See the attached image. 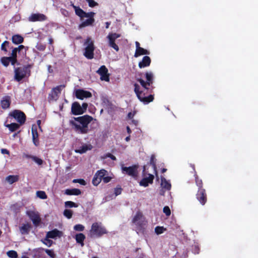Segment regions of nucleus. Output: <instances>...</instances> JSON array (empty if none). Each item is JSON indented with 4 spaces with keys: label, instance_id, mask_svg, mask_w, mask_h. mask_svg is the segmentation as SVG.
Returning <instances> with one entry per match:
<instances>
[{
    "label": "nucleus",
    "instance_id": "f257e3e1",
    "mask_svg": "<svg viewBox=\"0 0 258 258\" xmlns=\"http://www.w3.org/2000/svg\"><path fill=\"white\" fill-rule=\"evenodd\" d=\"M146 81L141 78L136 77V80L139 82L143 88L141 90L140 85L137 83L134 84V92L139 100L144 104H148L152 102L154 99V95L150 94L148 96V93H152L155 87L153 86L154 82V74L151 71L146 72L145 74Z\"/></svg>",
    "mask_w": 258,
    "mask_h": 258
},
{
    "label": "nucleus",
    "instance_id": "f03ea898",
    "mask_svg": "<svg viewBox=\"0 0 258 258\" xmlns=\"http://www.w3.org/2000/svg\"><path fill=\"white\" fill-rule=\"evenodd\" d=\"M94 120L92 116L84 115L78 117H72L69 121V126L75 133L79 134H87L89 132V124Z\"/></svg>",
    "mask_w": 258,
    "mask_h": 258
},
{
    "label": "nucleus",
    "instance_id": "7ed1b4c3",
    "mask_svg": "<svg viewBox=\"0 0 258 258\" xmlns=\"http://www.w3.org/2000/svg\"><path fill=\"white\" fill-rule=\"evenodd\" d=\"M75 14L79 16L81 21H83L85 18H88V19L83 21L79 26V28H84L87 26H91L95 22L94 17L95 13L93 12L86 13L81 9L79 7L73 5Z\"/></svg>",
    "mask_w": 258,
    "mask_h": 258
},
{
    "label": "nucleus",
    "instance_id": "20e7f679",
    "mask_svg": "<svg viewBox=\"0 0 258 258\" xmlns=\"http://www.w3.org/2000/svg\"><path fill=\"white\" fill-rule=\"evenodd\" d=\"M107 233L108 231L101 222H94L89 230V236L91 238L100 237Z\"/></svg>",
    "mask_w": 258,
    "mask_h": 258
},
{
    "label": "nucleus",
    "instance_id": "39448f33",
    "mask_svg": "<svg viewBox=\"0 0 258 258\" xmlns=\"http://www.w3.org/2000/svg\"><path fill=\"white\" fill-rule=\"evenodd\" d=\"M30 66L26 65L16 68L14 70V79L20 82L26 77L30 75Z\"/></svg>",
    "mask_w": 258,
    "mask_h": 258
},
{
    "label": "nucleus",
    "instance_id": "423d86ee",
    "mask_svg": "<svg viewBox=\"0 0 258 258\" xmlns=\"http://www.w3.org/2000/svg\"><path fill=\"white\" fill-rule=\"evenodd\" d=\"M85 46L84 49V55L88 59H91L94 58V51L95 50V46L94 41L92 40L91 38L88 37L84 43Z\"/></svg>",
    "mask_w": 258,
    "mask_h": 258
},
{
    "label": "nucleus",
    "instance_id": "0eeeda50",
    "mask_svg": "<svg viewBox=\"0 0 258 258\" xmlns=\"http://www.w3.org/2000/svg\"><path fill=\"white\" fill-rule=\"evenodd\" d=\"M132 222L140 229L143 228L147 224L145 218L140 211H138L136 213L132 220Z\"/></svg>",
    "mask_w": 258,
    "mask_h": 258
},
{
    "label": "nucleus",
    "instance_id": "6e6552de",
    "mask_svg": "<svg viewBox=\"0 0 258 258\" xmlns=\"http://www.w3.org/2000/svg\"><path fill=\"white\" fill-rule=\"evenodd\" d=\"M120 34L116 33H109L107 36L108 40V46L113 48L116 51H119V47L115 43V40L120 37Z\"/></svg>",
    "mask_w": 258,
    "mask_h": 258
},
{
    "label": "nucleus",
    "instance_id": "1a4fd4ad",
    "mask_svg": "<svg viewBox=\"0 0 258 258\" xmlns=\"http://www.w3.org/2000/svg\"><path fill=\"white\" fill-rule=\"evenodd\" d=\"M27 215L31 220L34 225L37 227L41 223V219L38 212L34 211H28Z\"/></svg>",
    "mask_w": 258,
    "mask_h": 258
},
{
    "label": "nucleus",
    "instance_id": "9d476101",
    "mask_svg": "<svg viewBox=\"0 0 258 258\" xmlns=\"http://www.w3.org/2000/svg\"><path fill=\"white\" fill-rule=\"evenodd\" d=\"M138 167L136 165H133L130 167L122 166V172L124 174L136 178L138 176Z\"/></svg>",
    "mask_w": 258,
    "mask_h": 258
},
{
    "label": "nucleus",
    "instance_id": "9b49d317",
    "mask_svg": "<svg viewBox=\"0 0 258 258\" xmlns=\"http://www.w3.org/2000/svg\"><path fill=\"white\" fill-rule=\"evenodd\" d=\"M196 199L200 203L204 206L207 201V195L205 188H200L198 189L196 195Z\"/></svg>",
    "mask_w": 258,
    "mask_h": 258
},
{
    "label": "nucleus",
    "instance_id": "f8f14e48",
    "mask_svg": "<svg viewBox=\"0 0 258 258\" xmlns=\"http://www.w3.org/2000/svg\"><path fill=\"white\" fill-rule=\"evenodd\" d=\"M10 114L15 118L21 124H23L25 122V115L23 112L20 110H15L11 112Z\"/></svg>",
    "mask_w": 258,
    "mask_h": 258
},
{
    "label": "nucleus",
    "instance_id": "ddd939ff",
    "mask_svg": "<svg viewBox=\"0 0 258 258\" xmlns=\"http://www.w3.org/2000/svg\"><path fill=\"white\" fill-rule=\"evenodd\" d=\"M108 72L107 68L103 65L100 67L97 73L100 75L101 80L108 82L109 81V75Z\"/></svg>",
    "mask_w": 258,
    "mask_h": 258
},
{
    "label": "nucleus",
    "instance_id": "4468645a",
    "mask_svg": "<svg viewBox=\"0 0 258 258\" xmlns=\"http://www.w3.org/2000/svg\"><path fill=\"white\" fill-rule=\"evenodd\" d=\"M76 97L77 98L83 100L84 98H88L92 97V93L83 89H78L76 91Z\"/></svg>",
    "mask_w": 258,
    "mask_h": 258
},
{
    "label": "nucleus",
    "instance_id": "2eb2a0df",
    "mask_svg": "<svg viewBox=\"0 0 258 258\" xmlns=\"http://www.w3.org/2000/svg\"><path fill=\"white\" fill-rule=\"evenodd\" d=\"M71 113L75 115H79L84 114L80 104L78 102H74L72 104Z\"/></svg>",
    "mask_w": 258,
    "mask_h": 258
},
{
    "label": "nucleus",
    "instance_id": "dca6fc26",
    "mask_svg": "<svg viewBox=\"0 0 258 258\" xmlns=\"http://www.w3.org/2000/svg\"><path fill=\"white\" fill-rule=\"evenodd\" d=\"M62 86H58L54 88L49 94L48 100L49 101L56 100L60 93Z\"/></svg>",
    "mask_w": 258,
    "mask_h": 258
},
{
    "label": "nucleus",
    "instance_id": "f3484780",
    "mask_svg": "<svg viewBox=\"0 0 258 258\" xmlns=\"http://www.w3.org/2000/svg\"><path fill=\"white\" fill-rule=\"evenodd\" d=\"M154 176L153 174H149V176L143 178L140 182V185L144 187H147L149 184L153 182Z\"/></svg>",
    "mask_w": 258,
    "mask_h": 258
},
{
    "label": "nucleus",
    "instance_id": "a211bd4d",
    "mask_svg": "<svg viewBox=\"0 0 258 258\" xmlns=\"http://www.w3.org/2000/svg\"><path fill=\"white\" fill-rule=\"evenodd\" d=\"M46 19V16L42 14H32L29 17V20L31 22L42 21Z\"/></svg>",
    "mask_w": 258,
    "mask_h": 258
},
{
    "label": "nucleus",
    "instance_id": "6ab92c4d",
    "mask_svg": "<svg viewBox=\"0 0 258 258\" xmlns=\"http://www.w3.org/2000/svg\"><path fill=\"white\" fill-rule=\"evenodd\" d=\"M151 62V59L148 56H145L143 57L142 60L139 62V67L140 69L149 67Z\"/></svg>",
    "mask_w": 258,
    "mask_h": 258
},
{
    "label": "nucleus",
    "instance_id": "aec40b11",
    "mask_svg": "<svg viewBox=\"0 0 258 258\" xmlns=\"http://www.w3.org/2000/svg\"><path fill=\"white\" fill-rule=\"evenodd\" d=\"M74 238L77 243L80 244L82 247L84 246V240L86 238V236L83 233H77L75 235Z\"/></svg>",
    "mask_w": 258,
    "mask_h": 258
},
{
    "label": "nucleus",
    "instance_id": "412c9836",
    "mask_svg": "<svg viewBox=\"0 0 258 258\" xmlns=\"http://www.w3.org/2000/svg\"><path fill=\"white\" fill-rule=\"evenodd\" d=\"M11 98L9 96H4L1 102V106L3 109H7L10 107Z\"/></svg>",
    "mask_w": 258,
    "mask_h": 258
},
{
    "label": "nucleus",
    "instance_id": "4be33fe9",
    "mask_svg": "<svg viewBox=\"0 0 258 258\" xmlns=\"http://www.w3.org/2000/svg\"><path fill=\"white\" fill-rule=\"evenodd\" d=\"M1 62L5 67L8 66L10 62H11L13 65H14L16 63L14 61V58L10 57H3L1 58Z\"/></svg>",
    "mask_w": 258,
    "mask_h": 258
},
{
    "label": "nucleus",
    "instance_id": "5701e85b",
    "mask_svg": "<svg viewBox=\"0 0 258 258\" xmlns=\"http://www.w3.org/2000/svg\"><path fill=\"white\" fill-rule=\"evenodd\" d=\"M60 235L61 232L57 229L49 231L46 234L47 237L50 238H55L57 237H60Z\"/></svg>",
    "mask_w": 258,
    "mask_h": 258
},
{
    "label": "nucleus",
    "instance_id": "b1692460",
    "mask_svg": "<svg viewBox=\"0 0 258 258\" xmlns=\"http://www.w3.org/2000/svg\"><path fill=\"white\" fill-rule=\"evenodd\" d=\"M150 54V52L142 47L138 48V49H136V51L134 54V56L135 57H138L139 56L142 55H149Z\"/></svg>",
    "mask_w": 258,
    "mask_h": 258
},
{
    "label": "nucleus",
    "instance_id": "393cba45",
    "mask_svg": "<svg viewBox=\"0 0 258 258\" xmlns=\"http://www.w3.org/2000/svg\"><path fill=\"white\" fill-rule=\"evenodd\" d=\"M81 194V191L78 188H72L66 189V195L72 196H79Z\"/></svg>",
    "mask_w": 258,
    "mask_h": 258
},
{
    "label": "nucleus",
    "instance_id": "a878e982",
    "mask_svg": "<svg viewBox=\"0 0 258 258\" xmlns=\"http://www.w3.org/2000/svg\"><path fill=\"white\" fill-rule=\"evenodd\" d=\"M31 228L30 224H24L20 227V231L22 234H28Z\"/></svg>",
    "mask_w": 258,
    "mask_h": 258
},
{
    "label": "nucleus",
    "instance_id": "bb28decb",
    "mask_svg": "<svg viewBox=\"0 0 258 258\" xmlns=\"http://www.w3.org/2000/svg\"><path fill=\"white\" fill-rule=\"evenodd\" d=\"M92 148V146L91 145H83L79 148L78 150H76V152L83 154L86 152L88 150H91Z\"/></svg>",
    "mask_w": 258,
    "mask_h": 258
},
{
    "label": "nucleus",
    "instance_id": "cd10ccee",
    "mask_svg": "<svg viewBox=\"0 0 258 258\" xmlns=\"http://www.w3.org/2000/svg\"><path fill=\"white\" fill-rule=\"evenodd\" d=\"M12 42L16 44H19L23 42L24 39L20 35H15L12 37Z\"/></svg>",
    "mask_w": 258,
    "mask_h": 258
},
{
    "label": "nucleus",
    "instance_id": "c85d7f7f",
    "mask_svg": "<svg viewBox=\"0 0 258 258\" xmlns=\"http://www.w3.org/2000/svg\"><path fill=\"white\" fill-rule=\"evenodd\" d=\"M161 186L166 190H170L171 187V185L164 177H161Z\"/></svg>",
    "mask_w": 258,
    "mask_h": 258
},
{
    "label": "nucleus",
    "instance_id": "c756f323",
    "mask_svg": "<svg viewBox=\"0 0 258 258\" xmlns=\"http://www.w3.org/2000/svg\"><path fill=\"white\" fill-rule=\"evenodd\" d=\"M19 180L18 175H9L6 178V181L9 184H13L14 182L18 181Z\"/></svg>",
    "mask_w": 258,
    "mask_h": 258
},
{
    "label": "nucleus",
    "instance_id": "7c9ffc66",
    "mask_svg": "<svg viewBox=\"0 0 258 258\" xmlns=\"http://www.w3.org/2000/svg\"><path fill=\"white\" fill-rule=\"evenodd\" d=\"M195 178V182L197 186L198 187V189H200V188H203V181L201 179H200L197 173L195 172V174L194 175Z\"/></svg>",
    "mask_w": 258,
    "mask_h": 258
},
{
    "label": "nucleus",
    "instance_id": "2f4dec72",
    "mask_svg": "<svg viewBox=\"0 0 258 258\" xmlns=\"http://www.w3.org/2000/svg\"><path fill=\"white\" fill-rule=\"evenodd\" d=\"M5 126L12 132L16 131L20 127V125L16 123L6 124Z\"/></svg>",
    "mask_w": 258,
    "mask_h": 258
},
{
    "label": "nucleus",
    "instance_id": "473e14b6",
    "mask_svg": "<svg viewBox=\"0 0 258 258\" xmlns=\"http://www.w3.org/2000/svg\"><path fill=\"white\" fill-rule=\"evenodd\" d=\"M32 138L33 140L34 144L37 146L38 144V134L36 129H34L33 126L32 128Z\"/></svg>",
    "mask_w": 258,
    "mask_h": 258
},
{
    "label": "nucleus",
    "instance_id": "72a5a7b5",
    "mask_svg": "<svg viewBox=\"0 0 258 258\" xmlns=\"http://www.w3.org/2000/svg\"><path fill=\"white\" fill-rule=\"evenodd\" d=\"M98 176L101 178V181L103 180V178L105 175H108V172L103 169H102L100 170H98L96 172Z\"/></svg>",
    "mask_w": 258,
    "mask_h": 258
},
{
    "label": "nucleus",
    "instance_id": "f704fd0d",
    "mask_svg": "<svg viewBox=\"0 0 258 258\" xmlns=\"http://www.w3.org/2000/svg\"><path fill=\"white\" fill-rule=\"evenodd\" d=\"M101 178L98 176L96 173L92 179V184L95 186H97L101 182Z\"/></svg>",
    "mask_w": 258,
    "mask_h": 258
},
{
    "label": "nucleus",
    "instance_id": "c9c22d12",
    "mask_svg": "<svg viewBox=\"0 0 258 258\" xmlns=\"http://www.w3.org/2000/svg\"><path fill=\"white\" fill-rule=\"evenodd\" d=\"M26 157L27 158H31L35 162H36L38 165H41L43 163L42 160L36 156L27 155Z\"/></svg>",
    "mask_w": 258,
    "mask_h": 258
},
{
    "label": "nucleus",
    "instance_id": "e433bc0d",
    "mask_svg": "<svg viewBox=\"0 0 258 258\" xmlns=\"http://www.w3.org/2000/svg\"><path fill=\"white\" fill-rule=\"evenodd\" d=\"M150 164L152 165L153 168H154L156 172V173L157 174L156 159L154 155H152L151 156Z\"/></svg>",
    "mask_w": 258,
    "mask_h": 258
},
{
    "label": "nucleus",
    "instance_id": "4c0bfd02",
    "mask_svg": "<svg viewBox=\"0 0 258 258\" xmlns=\"http://www.w3.org/2000/svg\"><path fill=\"white\" fill-rule=\"evenodd\" d=\"M36 195L41 199H46L47 198V196L44 191H37Z\"/></svg>",
    "mask_w": 258,
    "mask_h": 258
},
{
    "label": "nucleus",
    "instance_id": "58836bf2",
    "mask_svg": "<svg viewBox=\"0 0 258 258\" xmlns=\"http://www.w3.org/2000/svg\"><path fill=\"white\" fill-rule=\"evenodd\" d=\"M7 254L11 258H17L18 256L17 253L15 250H9L7 252Z\"/></svg>",
    "mask_w": 258,
    "mask_h": 258
},
{
    "label": "nucleus",
    "instance_id": "ea45409f",
    "mask_svg": "<svg viewBox=\"0 0 258 258\" xmlns=\"http://www.w3.org/2000/svg\"><path fill=\"white\" fill-rule=\"evenodd\" d=\"M21 206L18 204H15L11 206V210L13 211L15 213H17L19 211Z\"/></svg>",
    "mask_w": 258,
    "mask_h": 258
},
{
    "label": "nucleus",
    "instance_id": "a19ab883",
    "mask_svg": "<svg viewBox=\"0 0 258 258\" xmlns=\"http://www.w3.org/2000/svg\"><path fill=\"white\" fill-rule=\"evenodd\" d=\"M78 207V205L77 204L72 202V201H67L66 202V207H69V208H77Z\"/></svg>",
    "mask_w": 258,
    "mask_h": 258
},
{
    "label": "nucleus",
    "instance_id": "79ce46f5",
    "mask_svg": "<svg viewBox=\"0 0 258 258\" xmlns=\"http://www.w3.org/2000/svg\"><path fill=\"white\" fill-rule=\"evenodd\" d=\"M122 190V188L121 187L120 185H118L114 190V194L115 196H117L121 194Z\"/></svg>",
    "mask_w": 258,
    "mask_h": 258
},
{
    "label": "nucleus",
    "instance_id": "37998d69",
    "mask_svg": "<svg viewBox=\"0 0 258 258\" xmlns=\"http://www.w3.org/2000/svg\"><path fill=\"white\" fill-rule=\"evenodd\" d=\"M166 230L163 227L157 226L155 228V231L157 234H160L163 233V232Z\"/></svg>",
    "mask_w": 258,
    "mask_h": 258
},
{
    "label": "nucleus",
    "instance_id": "c03bdc74",
    "mask_svg": "<svg viewBox=\"0 0 258 258\" xmlns=\"http://www.w3.org/2000/svg\"><path fill=\"white\" fill-rule=\"evenodd\" d=\"M74 230L78 231H83L85 229V227L81 224H77L74 227Z\"/></svg>",
    "mask_w": 258,
    "mask_h": 258
},
{
    "label": "nucleus",
    "instance_id": "a18cd8bd",
    "mask_svg": "<svg viewBox=\"0 0 258 258\" xmlns=\"http://www.w3.org/2000/svg\"><path fill=\"white\" fill-rule=\"evenodd\" d=\"M49 238H47V236H46L45 238H44L43 241V243L48 246H50L53 243L52 240H50Z\"/></svg>",
    "mask_w": 258,
    "mask_h": 258
},
{
    "label": "nucleus",
    "instance_id": "49530a36",
    "mask_svg": "<svg viewBox=\"0 0 258 258\" xmlns=\"http://www.w3.org/2000/svg\"><path fill=\"white\" fill-rule=\"evenodd\" d=\"M73 183H79L81 185H85L86 184V181L83 179H75L73 180Z\"/></svg>",
    "mask_w": 258,
    "mask_h": 258
},
{
    "label": "nucleus",
    "instance_id": "de8ad7c7",
    "mask_svg": "<svg viewBox=\"0 0 258 258\" xmlns=\"http://www.w3.org/2000/svg\"><path fill=\"white\" fill-rule=\"evenodd\" d=\"M88 3V5L90 7L93 8L98 5V4L95 2L94 0H86Z\"/></svg>",
    "mask_w": 258,
    "mask_h": 258
},
{
    "label": "nucleus",
    "instance_id": "09e8293b",
    "mask_svg": "<svg viewBox=\"0 0 258 258\" xmlns=\"http://www.w3.org/2000/svg\"><path fill=\"white\" fill-rule=\"evenodd\" d=\"M163 212L165 213V214L167 216H169L171 214V211H170V208H169V207L168 206H165L164 208H163Z\"/></svg>",
    "mask_w": 258,
    "mask_h": 258
},
{
    "label": "nucleus",
    "instance_id": "8fccbe9b",
    "mask_svg": "<svg viewBox=\"0 0 258 258\" xmlns=\"http://www.w3.org/2000/svg\"><path fill=\"white\" fill-rule=\"evenodd\" d=\"M73 215V211L71 210L66 209V217L68 219L72 218Z\"/></svg>",
    "mask_w": 258,
    "mask_h": 258
},
{
    "label": "nucleus",
    "instance_id": "3c124183",
    "mask_svg": "<svg viewBox=\"0 0 258 258\" xmlns=\"http://www.w3.org/2000/svg\"><path fill=\"white\" fill-rule=\"evenodd\" d=\"M17 52V49L14 48L12 51L11 56H10V57H13L14 58V61L15 62L17 61L16 57Z\"/></svg>",
    "mask_w": 258,
    "mask_h": 258
},
{
    "label": "nucleus",
    "instance_id": "603ef678",
    "mask_svg": "<svg viewBox=\"0 0 258 258\" xmlns=\"http://www.w3.org/2000/svg\"><path fill=\"white\" fill-rule=\"evenodd\" d=\"M45 251L51 257L53 258L54 257V253L53 250L46 249L45 250Z\"/></svg>",
    "mask_w": 258,
    "mask_h": 258
},
{
    "label": "nucleus",
    "instance_id": "864d4df0",
    "mask_svg": "<svg viewBox=\"0 0 258 258\" xmlns=\"http://www.w3.org/2000/svg\"><path fill=\"white\" fill-rule=\"evenodd\" d=\"M111 179H112L111 177L109 176H108V175H105L104 176V177L103 178V181L104 183H108L109 182H110V180H111Z\"/></svg>",
    "mask_w": 258,
    "mask_h": 258
},
{
    "label": "nucleus",
    "instance_id": "5fc2aeb1",
    "mask_svg": "<svg viewBox=\"0 0 258 258\" xmlns=\"http://www.w3.org/2000/svg\"><path fill=\"white\" fill-rule=\"evenodd\" d=\"M81 108L82 109V110L83 111V113H85L86 112L87 109L88 107V104L87 103H83L82 104Z\"/></svg>",
    "mask_w": 258,
    "mask_h": 258
},
{
    "label": "nucleus",
    "instance_id": "6e6d98bb",
    "mask_svg": "<svg viewBox=\"0 0 258 258\" xmlns=\"http://www.w3.org/2000/svg\"><path fill=\"white\" fill-rule=\"evenodd\" d=\"M9 42L7 41H5L2 44V46H1V49L2 50H4L5 51H7V49L6 48V46H7L9 44Z\"/></svg>",
    "mask_w": 258,
    "mask_h": 258
},
{
    "label": "nucleus",
    "instance_id": "4d7b16f0",
    "mask_svg": "<svg viewBox=\"0 0 258 258\" xmlns=\"http://www.w3.org/2000/svg\"><path fill=\"white\" fill-rule=\"evenodd\" d=\"M106 157L110 158L112 160H116V157L111 153H107L106 155Z\"/></svg>",
    "mask_w": 258,
    "mask_h": 258
},
{
    "label": "nucleus",
    "instance_id": "13d9d810",
    "mask_svg": "<svg viewBox=\"0 0 258 258\" xmlns=\"http://www.w3.org/2000/svg\"><path fill=\"white\" fill-rule=\"evenodd\" d=\"M1 153L3 154H9V151L6 149H1Z\"/></svg>",
    "mask_w": 258,
    "mask_h": 258
},
{
    "label": "nucleus",
    "instance_id": "bf43d9fd",
    "mask_svg": "<svg viewBox=\"0 0 258 258\" xmlns=\"http://www.w3.org/2000/svg\"><path fill=\"white\" fill-rule=\"evenodd\" d=\"M15 49H17V51H21V50L25 48V47L24 46L22 45H19L18 47L17 48H15Z\"/></svg>",
    "mask_w": 258,
    "mask_h": 258
},
{
    "label": "nucleus",
    "instance_id": "052dcab7",
    "mask_svg": "<svg viewBox=\"0 0 258 258\" xmlns=\"http://www.w3.org/2000/svg\"><path fill=\"white\" fill-rule=\"evenodd\" d=\"M45 48V47L43 45H39L37 47L38 49L39 50H44Z\"/></svg>",
    "mask_w": 258,
    "mask_h": 258
},
{
    "label": "nucleus",
    "instance_id": "680f3d73",
    "mask_svg": "<svg viewBox=\"0 0 258 258\" xmlns=\"http://www.w3.org/2000/svg\"><path fill=\"white\" fill-rule=\"evenodd\" d=\"M47 69H48V72L49 73H52L53 72V70L51 68V66L50 65H48L47 66Z\"/></svg>",
    "mask_w": 258,
    "mask_h": 258
},
{
    "label": "nucleus",
    "instance_id": "e2e57ef3",
    "mask_svg": "<svg viewBox=\"0 0 258 258\" xmlns=\"http://www.w3.org/2000/svg\"><path fill=\"white\" fill-rule=\"evenodd\" d=\"M136 49H138V48H140V43L138 41H136Z\"/></svg>",
    "mask_w": 258,
    "mask_h": 258
},
{
    "label": "nucleus",
    "instance_id": "0e129e2a",
    "mask_svg": "<svg viewBox=\"0 0 258 258\" xmlns=\"http://www.w3.org/2000/svg\"><path fill=\"white\" fill-rule=\"evenodd\" d=\"M128 118H132L133 117V114L131 112H129L127 114Z\"/></svg>",
    "mask_w": 258,
    "mask_h": 258
},
{
    "label": "nucleus",
    "instance_id": "69168bd1",
    "mask_svg": "<svg viewBox=\"0 0 258 258\" xmlns=\"http://www.w3.org/2000/svg\"><path fill=\"white\" fill-rule=\"evenodd\" d=\"M106 28H109V26L110 24V22H106Z\"/></svg>",
    "mask_w": 258,
    "mask_h": 258
},
{
    "label": "nucleus",
    "instance_id": "338daca9",
    "mask_svg": "<svg viewBox=\"0 0 258 258\" xmlns=\"http://www.w3.org/2000/svg\"><path fill=\"white\" fill-rule=\"evenodd\" d=\"M126 129H127V133L128 134H130L131 133V130L130 129V128L128 126H127Z\"/></svg>",
    "mask_w": 258,
    "mask_h": 258
},
{
    "label": "nucleus",
    "instance_id": "774afa93",
    "mask_svg": "<svg viewBox=\"0 0 258 258\" xmlns=\"http://www.w3.org/2000/svg\"><path fill=\"white\" fill-rule=\"evenodd\" d=\"M166 171H167V169H166V168H163V169L161 170V172H162V173H164V172H165Z\"/></svg>",
    "mask_w": 258,
    "mask_h": 258
}]
</instances>
